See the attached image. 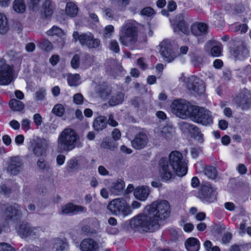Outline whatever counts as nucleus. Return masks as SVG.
<instances>
[{
  "mask_svg": "<svg viewBox=\"0 0 251 251\" xmlns=\"http://www.w3.org/2000/svg\"><path fill=\"white\" fill-rule=\"evenodd\" d=\"M171 211L169 202L165 200H158L147 206L144 213L132 218L130 226L137 230H154L159 227V221L168 218Z\"/></svg>",
  "mask_w": 251,
  "mask_h": 251,
  "instance_id": "1",
  "label": "nucleus"
},
{
  "mask_svg": "<svg viewBox=\"0 0 251 251\" xmlns=\"http://www.w3.org/2000/svg\"><path fill=\"white\" fill-rule=\"evenodd\" d=\"M78 136L76 132L71 128L65 129L59 135L57 140L59 152L69 151L75 147Z\"/></svg>",
  "mask_w": 251,
  "mask_h": 251,
  "instance_id": "2",
  "label": "nucleus"
},
{
  "mask_svg": "<svg viewBox=\"0 0 251 251\" xmlns=\"http://www.w3.org/2000/svg\"><path fill=\"white\" fill-rule=\"evenodd\" d=\"M5 215L6 218L0 225V234L8 232L11 226L20 221L22 217V208L17 204L7 207Z\"/></svg>",
  "mask_w": 251,
  "mask_h": 251,
  "instance_id": "3",
  "label": "nucleus"
},
{
  "mask_svg": "<svg viewBox=\"0 0 251 251\" xmlns=\"http://www.w3.org/2000/svg\"><path fill=\"white\" fill-rule=\"evenodd\" d=\"M169 162L176 176L182 177L186 174L187 164L180 152L177 151H172L169 155Z\"/></svg>",
  "mask_w": 251,
  "mask_h": 251,
  "instance_id": "4",
  "label": "nucleus"
},
{
  "mask_svg": "<svg viewBox=\"0 0 251 251\" xmlns=\"http://www.w3.org/2000/svg\"><path fill=\"white\" fill-rule=\"evenodd\" d=\"M137 38V29L133 24L127 22L123 25L120 34V40L122 44L132 45L136 41Z\"/></svg>",
  "mask_w": 251,
  "mask_h": 251,
  "instance_id": "5",
  "label": "nucleus"
},
{
  "mask_svg": "<svg viewBox=\"0 0 251 251\" xmlns=\"http://www.w3.org/2000/svg\"><path fill=\"white\" fill-rule=\"evenodd\" d=\"M108 210L113 214L126 216L131 214L130 205L122 198L112 200L107 205Z\"/></svg>",
  "mask_w": 251,
  "mask_h": 251,
  "instance_id": "6",
  "label": "nucleus"
},
{
  "mask_svg": "<svg viewBox=\"0 0 251 251\" xmlns=\"http://www.w3.org/2000/svg\"><path fill=\"white\" fill-rule=\"evenodd\" d=\"M172 112L177 117L186 119L191 115L192 105L183 100H176L171 105Z\"/></svg>",
  "mask_w": 251,
  "mask_h": 251,
  "instance_id": "7",
  "label": "nucleus"
},
{
  "mask_svg": "<svg viewBox=\"0 0 251 251\" xmlns=\"http://www.w3.org/2000/svg\"><path fill=\"white\" fill-rule=\"evenodd\" d=\"M73 37L75 42L79 41L81 45L89 48H96L100 45V41L95 38L90 32L80 34L77 31H75L73 32Z\"/></svg>",
  "mask_w": 251,
  "mask_h": 251,
  "instance_id": "8",
  "label": "nucleus"
},
{
  "mask_svg": "<svg viewBox=\"0 0 251 251\" xmlns=\"http://www.w3.org/2000/svg\"><path fill=\"white\" fill-rule=\"evenodd\" d=\"M14 71L12 67L0 59V85H7L13 80Z\"/></svg>",
  "mask_w": 251,
  "mask_h": 251,
  "instance_id": "9",
  "label": "nucleus"
},
{
  "mask_svg": "<svg viewBox=\"0 0 251 251\" xmlns=\"http://www.w3.org/2000/svg\"><path fill=\"white\" fill-rule=\"evenodd\" d=\"M15 229L18 234L22 238H36L40 234L41 230L39 227L31 226L27 223L18 224L15 226Z\"/></svg>",
  "mask_w": 251,
  "mask_h": 251,
  "instance_id": "10",
  "label": "nucleus"
},
{
  "mask_svg": "<svg viewBox=\"0 0 251 251\" xmlns=\"http://www.w3.org/2000/svg\"><path fill=\"white\" fill-rule=\"evenodd\" d=\"M199 196L203 202H213L216 199V192L210 184H206L202 186Z\"/></svg>",
  "mask_w": 251,
  "mask_h": 251,
  "instance_id": "11",
  "label": "nucleus"
},
{
  "mask_svg": "<svg viewBox=\"0 0 251 251\" xmlns=\"http://www.w3.org/2000/svg\"><path fill=\"white\" fill-rule=\"evenodd\" d=\"M158 170L159 176L164 181H168L173 177V174L170 168L168 160L162 158L159 161Z\"/></svg>",
  "mask_w": 251,
  "mask_h": 251,
  "instance_id": "12",
  "label": "nucleus"
},
{
  "mask_svg": "<svg viewBox=\"0 0 251 251\" xmlns=\"http://www.w3.org/2000/svg\"><path fill=\"white\" fill-rule=\"evenodd\" d=\"M159 47L160 54L164 60L168 62H172L175 56L173 55L171 42L168 40H164L160 44Z\"/></svg>",
  "mask_w": 251,
  "mask_h": 251,
  "instance_id": "13",
  "label": "nucleus"
},
{
  "mask_svg": "<svg viewBox=\"0 0 251 251\" xmlns=\"http://www.w3.org/2000/svg\"><path fill=\"white\" fill-rule=\"evenodd\" d=\"M191 115L189 116L191 120L197 123H200L203 125H207V119L201 118L203 115L206 114L207 110L203 108L196 107L192 105Z\"/></svg>",
  "mask_w": 251,
  "mask_h": 251,
  "instance_id": "14",
  "label": "nucleus"
},
{
  "mask_svg": "<svg viewBox=\"0 0 251 251\" xmlns=\"http://www.w3.org/2000/svg\"><path fill=\"white\" fill-rule=\"evenodd\" d=\"M30 143L33 152L36 156L40 157L46 156V149L40 138L34 137L31 139Z\"/></svg>",
  "mask_w": 251,
  "mask_h": 251,
  "instance_id": "15",
  "label": "nucleus"
},
{
  "mask_svg": "<svg viewBox=\"0 0 251 251\" xmlns=\"http://www.w3.org/2000/svg\"><path fill=\"white\" fill-rule=\"evenodd\" d=\"M148 143V138L143 132H140L136 135L131 144L132 147L136 150L145 148Z\"/></svg>",
  "mask_w": 251,
  "mask_h": 251,
  "instance_id": "16",
  "label": "nucleus"
},
{
  "mask_svg": "<svg viewBox=\"0 0 251 251\" xmlns=\"http://www.w3.org/2000/svg\"><path fill=\"white\" fill-rule=\"evenodd\" d=\"M170 22L174 26L175 32H176L177 29H178L185 34L188 35L190 33L188 25L185 21V15L184 14H181L178 16L176 20L177 23H173L172 20H170Z\"/></svg>",
  "mask_w": 251,
  "mask_h": 251,
  "instance_id": "17",
  "label": "nucleus"
},
{
  "mask_svg": "<svg viewBox=\"0 0 251 251\" xmlns=\"http://www.w3.org/2000/svg\"><path fill=\"white\" fill-rule=\"evenodd\" d=\"M86 210V208L82 206L68 203L61 206L60 213L62 214H76L85 212Z\"/></svg>",
  "mask_w": 251,
  "mask_h": 251,
  "instance_id": "18",
  "label": "nucleus"
},
{
  "mask_svg": "<svg viewBox=\"0 0 251 251\" xmlns=\"http://www.w3.org/2000/svg\"><path fill=\"white\" fill-rule=\"evenodd\" d=\"M80 250L81 251H99L100 246L94 240L86 238L81 241Z\"/></svg>",
  "mask_w": 251,
  "mask_h": 251,
  "instance_id": "19",
  "label": "nucleus"
},
{
  "mask_svg": "<svg viewBox=\"0 0 251 251\" xmlns=\"http://www.w3.org/2000/svg\"><path fill=\"white\" fill-rule=\"evenodd\" d=\"M151 190L148 186L141 185L136 187L133 195L135 198L140 201H145L149 196Z\"/></svg>",
  "mask_w": 251,
  "mask_h": 251,
  "instance_id": "20",
  "label": "nucleus"
},
{
  "mask_svg": "<svg viewBox=\"0 0 251 251\" xmlns=\"http://www.w3.org/2000/svg\"><path fill=\"white\" fill-rule=\"evenodd\" d=\"M125 186V182L121 179L113 181L109 188L111 193L115 196L120 195Z\"/></svg>",
  "mask_w": 251,
  "mask_h": 251,
  "instance_id": "21",
  "label": "nucleus"
},
{
  "mask_svg": "<svg viewBox=\"0 0 251 251\" xmlns=\"http://www.w3.org/2000/svg\"><path fill=\"white\" fill-rule=\"evenodd\" d=\"M156 132L160 136L166 139H170L174 136L175 128L172 126L167 125L159 130H156Z\"/></svg>",
  "mask_w": 251,
  "mask_h": 251,
  "instance_id": "22",
  "label": "nucleus"
},
{
  "mask_svg": "<svg viewBox=\"0 0 251 251\" xmlns=\"http://www.w3.org/2000/svg\"><path fill=\"white\" fill-rule=\"evenodd\" d=\"M21 166V162L19 157H12L10 159L7 167V171L10 172L11 174H16L20 171Z\"/></svg>",
  "mask_w": 251,
  "mask_h": 251,
  "instance_id": "23",
  "label": "nucleus"
},
{
  "mask_svg": "<svg viewBox=\"0 0 251 251\" xmlns=\"http://www.w3.org/2000/svg\"><path fill=\"white\" fill-rule=\"evenodd\" d=\"M185 247L187 251H199L200 242L196 238L190 237L185 242Z\"/></svg>",
  "mask_w": 251,
  "mask_h": 251,
  "instance_id": "24",
  "label": "nucleus"
},
{
  "mask_svg": "<svg viewBox=\"0 0 251 251\" xmlns=\"http://www.w3.org/2000/svg\"><path fill=\"white\" fill-rule=\"evenodd\" d=\"M207 29V25L204 23H195L191 27V31L195 36H201L206 32Z\"/></svg>",
  "mask_w": 251,
  "mask_h": 251,
  "instance_id": "25",
  "label": "nucleus"
},
{
  "mask_svg": "<svg viewBox=\"0 0 251 251\" xmlns=\"http://www.w3.org/2000/svg\"><path fill=\"white\" fill-rule=\"evenodd\" d=\"M107 122L105 117L100 116L93 122V127L97 131H100L106 127Z\"/></svg>",
  "mask_w": 251,
  "mask_h": 251,
  "instance_id": "26",
  "label": "nucleus"
},
{
  "mask_svg": "<svg viewBox=\"0 0 251 251\" xmlns=\"http://www.w3.org/2000/svg\"><path fill=\"white\" fill-rule=\"evenodd\" d=\"M117 146L118 144L116 141L107 137L103 138L100 144L101 148L110 151H114Z\"/></svg>",
  "mask_w": 251,
  "mask_h": 251,
  "instance_id": "27",
  "label": "nucleus"
},
{
  "mask_svg": "<svg viewBox=\"0 0 251 251\" xmlns=\"http://www.w3.org/2000/svg\"><path fill=\"white\" fill-rule=\"evenodd\" d=\"M78 11V8L76 3L73 1H70L67 3L65 8V13L67 15L71 17H75Z\"/></svg>",
  "mask_w": 251,
  "mask_h": 251,
  "instance_id": "28",
  "label": "nucleus"
},
{
  "mask_svg": "<svg viewBox=\"0 0 251 251\" xmlns=\"http://www.w3.org/2000/svg\"><path fill=\"white\" fill-rule=\"evenodd\" d=\"M67 82L70 86H76L81 83V77L77 74L67 75Z\"/></svg>",
  "mask_w": 251,
  "mask_h": 251,
  "instance_id": "29",
  "label": "nucleus"
},
{
  "mask_svg": "<svg viewBox=\"0 0 251 251\" xmlns=\"http://www.w3.org/2000/svg\"><path fill=\"white\" fill-rule=\"evenodd\" d=\"M124 100V95L122 93H118L109 98V104L111 106H115L121 103Z\"/></svg>",
  "mask_w": 251,
  "mask_h": 251,
  "instance_id": "30",
  "label": "nucleus"
},
{
  "mask_svg": "<svg viewBox=\"0 0 251 251\" xmlns=\"http://www.w3.org/2000/svg\"><path fill=\"white\" fill-rule=\"evenodd\" d=\"M8 30L7 20L4 14L0 13V33L4 34Z\"/></svg>",
  "mask_w": 251,
  "mask_h": 251,
  "instance_id": "31",
  "label": "nucleus"
},
{
  "mask_svg": "<svg viewBox=\"0 0 251 251\" xmlns=\"http://www.w3.org/2000/svg\"><path fill=\"white\" fill-rule=\"evenodd\" d=\"M9 105L11 109L13 111H20L22 110L25 105L24 103L16 99H12L9 101Z\"/></svg>",
  "mask_w": 251,
  "mask_h": 251,
  "instance_id": "32",
  "label": "nucleus"
},
{
  "mask_svg": "<svg viewBox=\"0 0 251 251\" xmlns=\"http://www.w3.org/2000/svg\"><path fill=\"white\" fill-rule=\"evenodd\" d=\"M53 249L55 251L63 250L67 247V244L65 241L61 239H55L52 243Z\"/></svg>",
  "mask_w": 251,
  "mask_h": 251,
  "instance_id": "33",
  "label": "nucleus"
},
{
  "mask_svg": "<svg viewBox=\"0 0 251 251\" xmlns=\"http://www.w3.org/2000/svg\"><path fill=\"white\" fill-rule=\"evenodd\" d=\"M189 79L190 82H195V84L194 83H193L191 85L188 84L187 87L188 89H192V90H193L196 92H198V90L199 89V87H200L201 88V89L203 88V86L202 85H196V84H198L200 81L199 79L198 78H197V77L192 76Z\"/></svg>",
  "mask_w": 251,
  "mask_h": 251,
  "instance_id": "34",
  "label": "nucleus"
},
{
  "mask_svg": "<svg viewBox=\"0 0 251 251\" xmlns=\"http://www.w3.org/2000/svg\"><path fill=\"white\" fill-rule=\"evenodd\" d=\"M48 36H56L61 37L65 35L63 31L60 28L56 26H53L50 30L47 32Z\"/></svg>",
  "mask_w": 251,
  "mask_h": 251,
  "instance_id": "35",
  "label": "nucleus"
},
{
  "mask_svg": "<svg viewBox=\"0 0 251 251\" xmlns=\"http://www.w3.org/2000/svg\"><path fill=\"white\" fill-rule=\"evenodd\" d=\"M13 9L18 13L24 12L25 9V5L23 0H15L13 3Z\"/></svg>",
  "mask_w": 251,
  "mask_h": 251,
  "instance_id": "36",
  "label": "nucleus"
},
{
  "mask_svg": "<svg viewBox=\"0 0 251 251\" xmlns=\"http://www.w3.org/2000/svg\"><path fill=\"white\" fill-rule=\"evenodd\" d=\"M205 176L209 178L214 179L216 177L217 172L215 167L212 166L207 167L204 170Z\"/></svg>",
  "mask_w": 251,
  "mask_h": 251,
  "instance_id": "37",
  "label": "nucleus"
},
{
  "mask_svg": "<svg viewBox=\"0 0 251 251\" xmlns=\"http://www.w3.org/2000/svg\"><path fill=\"white\" fill-rule=\"evenodd\" d=\"M179 127L183 132H189L191 134L192 132H193L195 126L185 122H182L180 123Z\"/></svg>",
  "mask_w": 251,
  "mask_h": 251,
  "instance_id": "38",
  "label": "nucleus"
},
{
  "mask_svg": "<svg viewBox=\"0 0 251 251\" xmlns=\"http://www.w3.org/2000/svg\"><path fill=\"white\" fill-rule=\"evenodd\" d=\"M44 13L45 16H50L52 13V10L51 7V2L50 0H46L43 6Z\"/></svg>",
  "mask_w": 251,
  "mask_h": 251,
  "instance_id": "39",
  "label": "nucleus"
},
{
  "mask_svg": "<svg viewBox=\"0 0 251 251\" xmlns=\"http://www.w3.org/2000/svg\"><path fill=\"white\" fill-rule=\"evenodd\" d=\"M191 134L199 142L202 143L203 142V134L197 126H195L193 132H192Z\"/></svg>",
  "mask_w": 251,
  "mask_h": 251,
  "instance_id": "40",
  "label": "nucleus"
},
{
  "mask_svg": "<svg viewBox=\"0 0 251 251\" xmlns=\"http://www.w3.org/2000/svg\"><path fill=\"white\" fill-rule=\"evenodd\" d=\"M52 112L55 115L61 117L64 113V107L61 104H57L53 107Z\"/></svg>",
  "mask_w": 251,
  "mask_h": 251,
  "instance_id": "41",
  "label": "nucleus"
},
{
  "mask_svg": "<svg viewBox=\"0 0 251 251\" xmlns=\"http://www.w3.org/2000/svg\"><path fill=\"white\" fill-rule=\"evenodd\" d=\"M222 45L221 43L213 46L211 50V54L214 57L220 56L222 53Z\"/></svg>",
  "mask_w": 251,
  "mask_h": 251,
  "instance_id": "42",
  "label": "nucleus"
},
{
  "mask_svg": "<svg viewBox=\"0 0 251 251\" xmlns=\"http://www.w3.org/2000/svg\"><path fill=\"white\" fill-rule=\"evenodd\" d=\"M114 31V27L112 25H106L104 30L103 36L104 38H110Z\"/></svg>",
  "mask_w": 251,
  "mask_h": 251,
  "instance_id": "43",
  "label": "nucleus"
},
{
  "mask_svg": "<svg viewBox=\"0 0 251 251\" xmlns=\"http://www.w3.org/2000/svg\"><path fill=\"white\" fill-rule=\"evenodd\" d=\"M46 91L44 88L39 89L34 94V99L36 100H42L46 94Z\"/></svg>",
  "mask_w": 251,
  "mask_h": 251,
  "instance_id": "44",
  "label": "nucleus"
},
{
  "mask_svg": "<svg viewBox=\"0 0 251 251\" xmlns=\"http://www.w3.org/2000/svg\"><path fill=\"white\" fill-rule=\"evenodd\" d=\"M77 161L75 158H72L67 162V169L69 171L75 170L77 169Z\"/></svg>",
  "mask_w": 251,
  "mask_h": 251,
  "instance_id": "45",
  "label": "nucleus"
},
{
  "mask_svg": "<svg viewBox=\"0 0 251 251\" xmlns=\"http://www.w3.org/2000/svg\"><path fill=\"white\" fill-rule=\"evenodd\" d=\"M180 225L183 227V229L186 232H191L192 231L194 228V226L192 224L189 223H185L184 221L181 222Z\"/></svg>",
  "mask_w": 251,
  "mask_h": 251,
  "instance_id": "46",
  "label": "nucleus"
},
{
  "mask_svg": "<svg viewBox=\"0 0 251 251\" xmlns=\"http://www.w3.org/2000/svg\"><path fill=\"white\" fill-rule=\"evenodd\" d=\"M103 13L104 16L106 18L115 19L117 17V16L116 15L115 12L110 8L105 9L103 11Z\"/></svg>",
  "mask_w": 251,
  "mask_h": 251,
  "instance_id": "47",
  "label": "nucleus"
},
{
  "mask_svg": "<svg viewBox=\"0 0 251 251\" xmlns=\"http://www.w3.org/2000/svg\"><path fill=\"white\" fill-rule=\"evenodd\" d=\"M154 13V10L150 7H145L141 11V15L147 17H151Z\"/></svg>",
  "mask_w": 251,
  "mask_h": 251,
  "instance_id": "48",
  "label": "nucleus"
},
{
  "mask_svg": "<svg viewBox=\"0 0 251 251\" xmlns=\"http://www.w3.org/2000/svg\"><path fill=\"white\" fill-rule=\"evenodd\" d=\"M109 48L110 50L116 53L120 50L118 43L116 40H111L110 42Z\"/></svg>",
  "mask_w": 251,
  "mask_h": 251,
  "instance_id": "49",
  "label": "nucleus"
},
{
  "mask_svg": "<svg viewBox=\"0 0 251 251\" xmlns=\"http://www.w3.org/2000/svg\"><path fill=\"white\" fill-rule=\"evenodd\" d=\"M71 64L74 69L78 68L79 66V56L78 55L75 54L74 56L71 61Z\"/></svg>",
  "mask_w": 251,
  "mask_h": 251,
  "instance_id": "50",
  "label": "nucleus"
},
{
  "mask_svg": "<svg viewBox=\"0 0 251 251\" xmlns=\"http://www.w3.org/2000/svg\"><path fill=\"white\" fill-rule=\"evenodd\" d=\"M22 128L25 131L28 130L30 128V121L27 119H23L21 122Z\"/></svg>",
  "mask_w": 251,
  "mask_h": 251,
  "instance_id": "51",
  "label": "nucleus"
},
{
  "mask_svg": "<svg viewBox=\"0 0 251 251\" xmlns=\"http://www.w3.org/2000/svg\"><path fill=\"white\" fill-rule=\"evenodd\" d=\"M73 101L76 104H81L83 101V97L81 94H76L73 97Z\"/></svg>",
  "mask_w": 251,
  "mask_h": 251,
  "instance_id": "52",
  "label": "nucleus"
},
{
  "mask_svg": "<svg viewBox=\"0 0 251 251\" xmlns=\"http://www.w3.org/2000/svg\"><path fill=\"white\" fill-rule=\"evenodd\" d=\"M41 47L46 51H50L52 48V44L48 40H44L41 44Z\"/></svg>",
  "mask_w": 251,
  "mask_h": 251,
  "instance_id": "53",
  "label": "nucleus"
},
{
  "mask_svg": "<svg viewBox=\"0 0 251 251\" xmlns=\"http://www.w3.org/2000/svg\"><path fill=\"white\" fill-rule=\"evenodd\" d=\"M0 251H15L12 247L8 244L0 243Z\"/></svg>",
  "mask_w": 251,
  "mask_h": 251,
  "instance_id": "54",
  "label": "nucleus"
},
{
  "mask_svg": "<svg viewBox=\"0 0 251 251\" xmlns=\"http://www.w3.org/2000/svg\"><path fill=\"white\" fill-rule=\"evenodd\" d=\"M112 138H113V140L116 141L121 138V134L120 131L118 129L115 128L112 132Z\"/></svg>",
  "mask_w": 251,
  "mask_h": 251,
  "instance_id": "55",
  "label": "nucleus"
},
{
  "mask_svg": "<svg viewBox=\"0 0 251 251\" xmlns=\"http://www.w3.org/2000/svg\"><path fill=\"white\" fill-rule=\"evenodd\" d=\"M111 92V90L110 88L107 87L105 89H103L101 92H100V96L102 98H106L108 97Z\"/></svg>",
  "mask_w": 251,
  "mask_h": 251,
  "instance_id": "56",
  "label": "nucleus"
},
{
  "mask_svg": "<svg viewBox=\"0 0 251 251\" xmlns=\"http://www.w3.org/2000/svg\"><path fill=\"white\" fill-rule=\"evenodd\" d=\"M33 120L35 125L37 126H40L42 124V120L41 115L39 114H35L33 116Z\"/></svg>",
  "mask_w": 251,
  "mask_h": 251,
  "instance_id": "57",
  "label": "nucleus"
},
{
  "mask_svg": "<svg viewBox=\"0 0 251 251\" xmlns=\"http://www.w3.org/2000/svg\"><path fill=\"white\" fill-rule=\"evenodd\" d=\"M247 25L246 24L239 25L236 26L235 30L240 33H245L247 30Z\"/></svg>",
  "mask_w": 251,
  "mask_h": 251,
  "instance_id": "58",
  "label": "nucleus"
},
{
  "mask_svg": "<svg viewBox=\"0 0 251 251\" xmlns=\"http://www.w3.org/2000/svg\"><path fill=\"white\" fill-rule=\"evenodd\" d=\"M24 136L22 134L17 135L15 139V142L18 146L22 145L24 141Z\"/></svg>",
  "mask_w": 251,
  "mask_h": 251,
  "instance_id": "59",
  "label": "nucleus"
},
{
  "mask_svg": "<svg viewBox=\"0 0 251 251\" xmlns=\"http://www.w3.org/2000/svg\"><path fill=\"white\" fill-rule=\"evenodd\" d=\"M237 171L242 175L245 174L247 172L246 167L242 164H239L237 167Z\"/></svg>",
  "mask_w": 251,
  "mask_h": 251,
  "instance_id": "60",
  "label": "nucleus"
},
{
  "mask_svg": "<svg viewBox=\"0 0 251 251\" xmlns=\"http://www.w3.org/2000/svg\"><path fill=\"white\" fill-rule=\"evenodd\" d=\"M37 166L42 170L45 169L47 167V163L43 158H40L37 161Z\"/></svg>",
  "mask_w": 251,
  "mask_h": 251,
  "instance_id": "61",
  "label": "nucleus"
},
{
  "mask_svg": "<svg viewBox=\"0 0 251 251\" xmlns=\"http://www.w3.org/2000/svg\"><path fill=\"white\" fill-rule=\"evenodd\" d=\"M9 125L10 126L15 130H18L20 127V123L16 120H13L11 121L10 122Z\"/></svg>",
  "mask_w": 251,
  "mask_h": 251,
  "instance_id": "62",
  "label": "nucleus"
},
{
  "mask_svg": "<svg viewBox=\"0 0 251 251\" xmlns=\"http://www.w3.org/2000/svg\"><path fill=\"white\" fill-rule=\"evenodd\" d=\"M59 60V56L57 55H53L50 59V62L53 66L56 65Z\"/></svg>",
  "mask_w": 251,
  "mask_h": 251,
  "instance_id": "63",
  "label": "nucleus"
},
{
  "mask_svg": "<svg viewBox=\"0 0 251 251\" xmlns=\"http://www.w3.org/2000/svg\"><path fill=\"white\" fill-rule=\"evenodd\" d=\"M108 123L110 126L113 127L116 126L118 125V122L114 119L113 116L112 115L109 116Z\"/></svg>",
  "mask_w": 251,
  "mask_h": 251,
  "instance_id": "64",
  "label": "nucleus"
}]
</instances>
